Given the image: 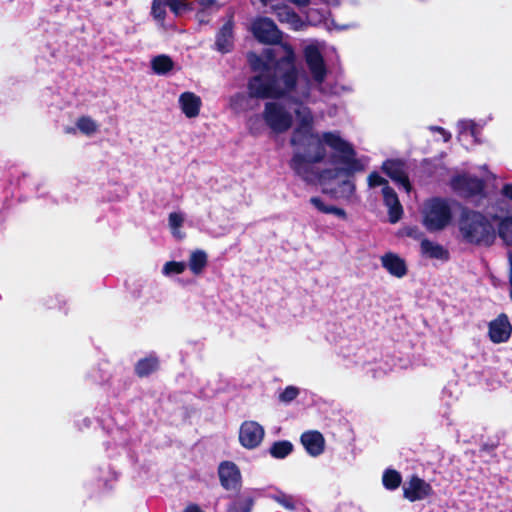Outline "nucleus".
Wrapping results in <instances>:
<instances>
[{
  "label": "nucleus",
  "instance_id": "30",
  "mask_svg": "<svg viewBox=\"0 0 512 512\" xmlns=\"http://www.w3.org/2000/svg\"><path fill=\"white\" fill-rule=\"evenodd\" d=\"M166 2L175 15H182L192 9V5L188 0H166Z\"/></svg>",
  "mask_w": 512,
  "mask_h": 512
},
{
  "label": "nucleus",
  "instance_id": "2",
  "mask_svg": "<svg viewBox=\"0 0 512 512\" xmlns=\"http://www.w3.org/2000/svg\"><path fill=\"white\" fill-rule=\"evenodd\" d=\"M295 114L298 122L289 140L295 152L289 167L303 181H311L314 178L313 165L323 162L327 156L324 132L321 136L314 132V118L309 108L303 112L296 110Z\"/></svg>",
  "mask_w": 512,
  "mask_h": 512
},
{
  "label": "nucleus",
  "instance_id": "11",
  "mask_svg": "<svg viewBox=\"0 0 512 512\" xmlns=\"http://www.w3.org/2000/svg\"><path fill=\"white\" fill-rule=\"evenodd\" d=\"M264 428L255 421H245L241 424L239 430V441L247 449H254L260 445L263 440Z\"/></svg>",
  "mask_w": 512,
  "mask_h": 512
},
{
  "label": "nucleus",
  "instance_id": "14",
  "mask_svg": "<svg viewBox=\"0 0 512 512\" xmlns=\"http://www.w3.org/2000/svg\"><path fill=\"white\" fill-rule=\"evenodd\" d=\"M300 441L306 452L312 457H317L324 452L325 439L324 436L317 430L306 431L302 433L300 436Z\"/></svg>",
  "mask_w": 512,
  "mask_h": 512
},
{
  "label": "nucleus",
  "instance_id": "25",
  "mask_svg": "<svg viewBox=\"0 0 512 512\" xmlns=\"http://www.w3.org/2000/svg\"><path fill=\"white\" fill-rule=\"evenodd\" d=\"M402 482V476L400 472L395 469H386L382 476L383 486L387 490H396Z\"/></svg>",
  "mask_w": 512,
  "mask_h": 512
},
{
  "label": "nucleus",
  "instance_id": "49",
  "mask_svg": "<svg viewBox=\"0 0 512 512\" xmlns=\"http://www.w3.org/2000/svg\"><path fill=\"white\" fill-rule=\"evenodd\" d=\"M494 446H489L487 444H484L482 447H481V450L483 451H491L493 450Z\"/></svg>",
  "mask_w": 512,
  "mask_h": 512
},
{
  "label": "nucleus",
  "instance_id": "15",
  "mask_svg": "<svg viewBox=\"0 0 512 512\" xmlns=\"http://www.w3.org/2000/svg\"><path fill=\"white\" fill-rule=\"evenodd\" d=\"M381 264L389 274L397 278L404 277L408 272L405 260L393 252H387L381 256Z\"/></svg>",
  "mask_w": 512,
  "mask_h": 512
},
{
  "label": "nucleus",
  "instance_id": "22",
  "mask_svg": "<svg viewBox=\"0 0 512 512\" xmlns=\"http://www.w3.org/2000/svg\"><path fill=\"white\" fill-rule=\"evenodd\" d=\"M174 67V62L170 56L161 54L155 56L151 60V68L153 72L157 75H166L169 73Z\"/></svg>",
  "mask_w": 512,
  "mask_h": 512
},
{
  "label": "nucleus",
  "instance_id": "39",
  "mask_svg": "<svg viewBox=\"0 0 512 512\" xmlns=\"http://www.w3.org/2000/svg\"><path fill=\"white\" fill-rule=\"evenodd\" d=\"M346 179L343 180L341 183H340V188H341V192L347 196H350L352 194H354L355 192V183L353 181V178H347L345 177Z\"/></svg>",
  "mask_w": 512,
  "mask_h": 512
},
{
  "label": "nucleus",
  "instance_id": "1",
  "mask_svg": "<svg viewBox=\"0 0 512 512\" xmlns=\"http://www.w3.org/2000/svg\"><path fill=\"white\" fill-rule=\"evenodd\" d=\"M247 61L251 70L257 73L248 80L250 98L282 99L296 90L299 71L290 46L268 47L262 55L250 51Z\"/></svg>",
  "mask_w": 512,
  "mask_h": 512
},
{
  "label": "nucleus",
  "instance_id": "27",
  "mask_svg": "<svg viewBox=\"0 0 512 512\" xmlns=\"http://www.w3.org/2000/svg\"><path fill=\"white\" fill-rule=\"evenodd\" d=\"M77 128L85 135L90 136L97 132L98 124L90 116H81L76 122Z\"/></svg>",
  "mask_w": 512,
  "mask_h": 512
},
{
  "label": "nucleus",
  "instance_id": "41",
  "mask_svg": "<svg viewBox=\"0 0 512 512\" xmlns=\"http://www.w3.org/2000/svg\"><path fill=\"white\" fill-rule=\"evenodd\" d=\"M199 5L205 10H218L221 4L217 0H197Z\"/></svg>",
  "mask_w": 512,
  "mask_h": 512
},
{
  "label": "nucleus",
  "instance_id": "7",
  "mask_svg": "<svg viewBox=\"0 0 512 512\" xmlns=\"http://www.w3.org/2000/svg\"><path fill=\"white\" fill-rule=\"evenodd\" d=\"M450 187L460 197L470 199L484 193L485 181L474 175L457 174L451 178Z\"/></svg>",
  "mask_w": 512,
  "mask_h": 512
},
{
  "label": "nucleus",
  "instance_id": "26",
  "mask_svg": "<svg viewBox=\"0 0 512 512\" xmlns=\"http://www.w3.org/2000/svg\"><path fill=\"white\" fill-rule=\"evenodd\" d=\"M497 234L506 245L512 246V216L505 217L500 221Z\"/></svg>",
  "mask_w": 512,
  "mask_h": 512
},
{
  "label": "nucleus",
  "instance_id": "47",
  "mask_svg": "<svg viewBox=\"0 0 512 512\" xmlns=\"http://www.w3.org/2000/svg\"><path fill=\"white\" fill-rule=\"evenodd\" d=\"M509 282H510V298L512 300V261H511V267H510Z\"/></svg>",
  "mask_w": 512,
  "mask_h": 512
},
{
  "label": "nucleus",
  "instance_id": "21",
  "mask_svg": "<svg viewBox=\"0 0 512 512\" xmlns=\"http://www.w3.org/2000/svg\"><path fill=\"white\" fill-rule=\"evenodd\" d=\"M208 264L207 253L203 250H195L191 253L188 266L194 275H200Z\"/></svg>",
  "mask_w": 512,
  "mask_h": 512
},
{
  "label": "nucleus",
  "instance_id": "3",
  "mask_svg": "<svg viewBox=\"0 0 512 512\" xmlns=\"http://www.w3.org/2000/svg\"><path fill=\"white\" fill-rule=\"evenodd\" d=\"M324 141L333 153L329 156L328 162L332 165L341 164L335 168H326L316 171L313 167L314 178L311 181H305L308 184H314L316 181L326 183L335 180L339 176L354 178L356 173L363 172L365 165L357 158V152L354 146L343 139L338 132H324Z\"/></svg>",
  "mask_w": 512,
  "mask_h": 512
},
{
  "label": "nucleus",
  "instance_id": "51",
  "mask_svg": "<svg viewBox=\"0 0 512 512\" xmlns=\"http://www.w3.org/2000/svg\"><path fill=\"white\" fill-rule=\"evenodd\" d=\"M436 130L439 131V133H446L445 129L442 127H436Z\"/></svg>",
  "mask_w": 512,
  "mask_h": 512
},
{
  "label": "nucleus",
  "instance_id": "36",
  "mask_svg": "<svg viewBox=\"0 0 512 512\" xmlns=\"http://www.w3.org/2000/svg\"><path fill=\"white\" fill-rule=\"evenodd\" d=\"M387 207L389 208V222L392 224L397 223L403 215V208L401 203L398 202L397 204L387 205Z\"/></svg>",
  "mask_w": 512,
  "mask_h": 512
},
{
  "label": "nucleus",
  "instance_id": "23",
  "mask_svg": "<svg viewBox=\"0 0 512 512\" xmlns=\"http://www.w3.org/2000/svg\"><path fill=\"white\" fill-rule=\"evenodd\" d=\"M294 446L289 440H279L272 443L269 454L274 459H284L293 452Z\"/></svg>",
  "mask_w": 512,
  "mask_h": 512
},
{
  "label": "nucleus",
  "instance_id": "20",
  "mask_svg": "<svg viewBox=\"0 0 512 512\" xmlns=\"http://www.w3.org/2000/svg\"><path fill=\"white\" fill-rule=\"evenodd\" d=\"M421 250L432 259H441L448 260L449 253L448 251L440 244L434 243L428 239H423L421 241Z\"/></svg>",
  "mask_w": 512,
  "mask_h": 512
},
{
  "label": "nucleus",
  "instance_id": "18",
  "mask_svg": "<svg viewBox=\"0 0 512 512\" xmlns=\"http://www.w3.org/2000/svg\"><path fill=\"white\" fill-rule=\"evenodd\" d=\"M276 15L280 22L287 23L290 29L300 30L308 29V26L301 21L288 6H279L276 8Z\"/></svg>",
  "mask_w": 512,
  "mask_h": 512
},
{
  "label": "nucleus",
  "instance_id": "16",
  "mask_svg": "<svg viewBox=\"0 0 512 512\" xmlns=\"http://www.w3.org/2000/svg\"><path fill=\"white\" fill-rule=\"evenodd\" d=\"M160 359L156 353L151 352L140 358L134 365V373L139 378H147L160 369Z\"/></svg>",
  "mask_w": 512,
  "mask_h": 512
},
{
  "label": "nucleus",
  "instance_id": "48",
  "mask_svg": "<svg viewBox=\"0 0 512 512\" xmlns=\"http://www.w3.org/2000/svg\"><path fill=\"white\" fill-rule=\"evenodd\" d=\"M290 1L297 5H306L309 2V0H290Z\"/></svg>",
  "mask_w": 512,
  "mask_h": 512
},
{
  "label": "nucleus",
  "instance_id": "12",
  "mask_svg": "<svg viewBox=\"0 0 512 512\" xmlns=\"http://www.w3.org/2000/svg\"><path fill=\"white\" fill-rule=\"evenodd\" d=\"M218 476L221 486L225 490H239L242 483L241 472L238 466L231 461H223L218 467Z\"/></svg>",
  "mask_w": 512,
  "mask_h": 512
},
{
  "label": "nucleus",
  "instance_id": "24",
  "mask_svg": "<svg viewBox=\"0 0 512 512\" xmlns=\"http://www.w3.org/2000/svg\"><path fill=\"white\" fill-rule=\"evenodd\" d=\"M310 203L320 212L324 214H333L341 219H347V213L343 208L333 205H326L320 197H311Z\"/></svg>",
  "mask_w": 512,
  "mask_h": 512
},
{
  "label": "nucleus",
  "instance_id": "13",
  "mask_svg": "<svg viewBox=\"0 0 512 512\" xmlns=\"http://www.w3.org/2000/svg\"><path fill=\"white\" fill-rule=\"evenodd\" d=\"M512 333V326L509 322L508 316L501 313L498 317L489 323V338L495 343H503L508 341Z\"/></svg>",
  "mask_w": 512,
  "mask_h": 512
},
{
  "label": "nucleus",
  "instance_id": "17",
  "mask_svg": "<svg viewBox=\"0 0 512 512\" xmlns=\"http://www.w3.org/2000/svg\"><path fill=\"white\" fill-rule=\"evenodd\" d=\"M179 105L187 118H195L200 113L202 101L195 93L187 91L179 96Z\"/></svg>",
  "mask_w": 512,
  "mask_h": 512
},
{
  "label": "nucleus",
  "instance_id": "6",
  "mask_svg": "<svg viewBox=\"0 0 512 512\" xmlns=\"http://www.w3.org/2000/svg\"><path fill=\"white\" fill-rule=\"evenodd\" d=\"M262 118L275 134L287 132L293 125L292 114L279 102L270 101L264 105Z\"/></svg>",
  "mask_w": 512,
  "mask_h": 512
},
{
  "label": "nucleus",
  "instance_id": "43",
  "mask_svg": "<svg viewBox=\"0 0 512 512\" xmlns=\"http://www.w3.org/2000/svg\"><path fill=\"white\" fill-rule=\"evenodd\" d=\"M502 194L512 200V184H505L502 188Z\"/></svg>",
  "mask_w": 512,
  "mask_h": 512
},
{
  "label": "nucleus",
  "instance_id": "35",
  "mask_svg": "<svg viewBox=\"0 0 512 512\" xmlns=\"http://www.w3.org/2000/svg\"><path fill=\"white\" fill-rule=\"evenodd\" d=\"M383 200L385 205L397 204L399 201L395 190L388 185L382 187Z\"/></svg>",
  "mask_w": 512,
  "mask_h": 512
},
{
  "label": "nucleus",
  "instance_id": "34",
  "mask_svg": "<svg viewBox=\"0 0 512 512\" xmlns=\"http://www.w3.org/2000/svg\"><path fill=\"white\" fill-rule=\"evenodd\" d=\"M299 395V389L295 386H287L279 395V400L283 403H290Z\"/></svg>",
  "mask_w": 512,
  "mask_h": 512
},
{
  "label": "nucleus",
  "instance_id": "33",
  "mask_svg": "<svg viewBox=\"0 0 512 512\" xmlns=\"http://www.w3.org/2000/svg\"><path fill=\"white\" fill-rule=\"evenodd\" d=\"M262 44H280L284 34H252Z\"/></svg>",
  "mask_w": 512,
  "mask_h": 512
},
{
  "label": "nucleus",
  "instance_id": "32",
  "mask_svg": "<svg viewBox=\"0 0 512 512\" xmlns=\"http://www.w3.org/2000/svg\"><path fill=\"white\" fill-rule=\"evenodd\" d=\"M271 498L276 501L278 504L283 506L288 510H295L294 498L291 495H288L282 491H279L277 494L271 496Z\"/></svg>",
  "mask_w": 512,
  "mask_h": 512
},
{
  "label": "nucleus",
  "instance_id": "9",
  "mask_svg": "<svg viewBox=\"0 0 512 512\" xmlns=\"http://www.w3.org/2000/svg\"><path fill=\"white\" fill-rule=\"evenodd\" d=\"M433 495L431 484L417 475H412L403 486V497L410 502L421 501Z\"/></svg>",
  "mask_w": 512,
  "mask_h": 512
},
{
  "label": "nucleus",
  "instance_id": "8",
  "mask_svg": "<svg viewBox=\"0 0 512 512\" xmlns=\"http://www.w3.org/2000/svg\"><path fill=\"white\" fill-rule=\"evenodd\" d=\"M381 169L393 182L410 192L412 185L407 174L406 162L402 159H387L382 163Z\"/></svg>",
  "mask_w": 512,
  "mask_h": 512
},
{
  "label": "nucleus",
  "instance_id": "5",
  "mask_svg": "<svg viewBox=\"0 0 512 512\" xmlns=\"http://www.w3.org/2000/svg\"><path fill=\"white\" fill-rule=\"evenodd\" d=\"M452 220V210L444 198L434 197L425 204L423 224L430 232L440 231Z\"/></svg>",
  "mask_w": 512,
  "mask_h": 512
},
{
  "label": "nucleus",
  "instance_id": "44",
  "mask_svg": "<svg viewBox=\"0 0 512 512\" xmlns=\"http://www.w3.org/2000/svg\"><path fill=\"white\" fill-rule=\"evenodd\" d=\"M183 512H204L197 504L188 505Z\"/></svg>",
  "mask_w": 512,
  "mask_h": 512
},
{
  "label": "nucleus",
  "instance_id": "50",
  "mask_svg": "<svg viewBox=\"0 0 512 512\" xmlns=\"http://www.w3.org/2000/svg\"><path fill=\"white\" fill-rule=\"evenodd\" d=\"M443 135H444V140L445 141H449L450 140V138H451V134L450 133L446 132V133H443Z\"/></svg>",
  "mask_w": 512,
  "mask_h": 512
},
{
  "label": "nucleus",
  "instance_id": "38",
  "mask_svg": "<svg viewBox=\"0 0 512 512\" xmlns=\"http://www.w3.org/2000/svg\"><path fill=\"white\" fill-rule=\"evenodd\" d=\"M368 185L370 187H377V186L384 187V186L388 185V181L385 178H383L381 175H379V173H377L376 171H373L368 175Z\"/></svg>",
  "mask_w": 512,
  "mask_h": 512
},
{
  "label": "nucleus",
  "instance_id": "45",
  "mask_svg": "<svg viewBox=\"0 0 512 512\" xmlns=\"http://www.w3.org/2000/svg\"><path fill=\"white\" fill-rule=\"evenodd\" d=\"M418 232H419V230H418L417 227H408V228H406V235L409 236V237L416 238Z\"/></svg>",
  "mask_w": 512,
  "mask_h": 512
},
{
  "label": "nucleus",
  "instance_id": "46",
  "mask_svg": "<svg viewBox=\"0 0 512 512\" xmlns=\"http://www.w3.org/2000/svg\"><path fill=\"white\" fill-rule=\"evenodd\" d=\"M233 29V23L231 21V18L227 21V23L223 27V32H229Z\"/></svg>",
  "mask_w": 512,
  "mask_h": 512
},
{
  "label": "nucleus",
  "instance_id": "31",
  "mask_svg": "<svg viewBox=\"0 0 512 512\" xmlns=\"http://www.w3.org/2000/svg\"><path fill=\"white\" fill-rule=\"evenodd\" d=\"M186 263L183 261H168L164 264L162 272L164 275L181 274L186 269Z\"/></svg>",
  "mask_w": 512,
  "mask_h": 512
},
{
  "label": "nucleus",
  "instance_id": "29",
  "mask_svg": "<svg viewBox=\"0 0 512 512\" xmlns=\"http://www.w3.org/2000/svg\"><path fill=\"white\" fill-rule=\"evenodd\" d=\"M234 34H218L216 39L217 50L222 53L230 52L233 48Z\"/></svg>",
  "mask_w": 512,
  "mask_h": 512
},
{
  "label": "nucleus",
  "instance_id": "37",
  "mask_svg": "<svg viewBox=\"0 0 512 512\" xmlns=\"http://www.w3.org/2000/svg\"><path fill=\"white\" fill-rule=\"evenodd\" d=\"M166 0H153L152 2V15L157 20H162L165 15Z\"/></svg>",
  "mask_w": 512,
  "mask_h": 512
},
{
  "label": "nucleus",
  "instance_id": "10",
  "mask_svg": "<svg viewBox=\"0 0 512 512\" xmlns=\"http://www.w3.org/2000/svg\"><path fill=\"white\" fill-rule=\"evenodd\" d=\"M304 56L313 80L318 84L323 83L327 76V68L320 50L316 46L309 45L305 48Z\"/></svg>",
  "mask_w": 512,
  "mask_h": 512
},
{
  "label": "nucleus",
  "instance_id": "4",
  "mask_svg": "<svg viewBox=\"0 0 512 512\" xmlns=\"http://www.w3.org/2000/svg\"><path fill=\"white\" fill-rule=\"evenodd\" d=\"M457 227L462 241L467 244L489 247L496 239V230L489 218L467 206H460Z\"/></svg>",
  "mask_w": 512,
  "mask_h": 512
},
{
  "label": "nucleus",
  "instance_id": "40",
  "mask_svg": "<svg viewBox=\"0 0 512 512\" xmlns=\"http://www.w3.org/2000/svg\"><path fill=\"white\" fill-rule=\"evenodd\" d=\"M169 225L173 230L180 228L183 224V216L180 213L172 212L168 217Z\"/></svg>",
  "mask_w": 512,
  "mask_h": 512
},
{
  "label": "nucleus",
  "instance_id": "28",
  "mask_svg": "<svg viewBox=\"0 0 512 512\" xmlns=\"http://www.w3.org/2000/svg\"><path fill=\"white\" fill-rule=\"evenodd\" d=\"M274 22L267 17H259L252 24V32H275Z\"/></svg>",
  "mask_w": 512,
  "mask_h": 512
},
{
  "label": "nucleus",
  "instance_id": "19",
  "mask_svg": "<svg viewBox=\"0 0 512 512\" xmlns=\"http://www.w3.org/2000/svg\"><path fill=\"white\" fill-rule=\"evenodd\" d=\"M254 504V495L251 492H244L228 505L227 512H251Z\"/></svg>",
  "mask_w": 512,
  "mask_h": 512
},
{
  "label": "nucleus",
  "instance_id": "42",
  "mask_svg": "<svg viewBox=\"0 0 512 512\" xmlns=\"http://www.w3.org/2000/svg\"><path fill=\"white\" fill-rule=\"evenodd\" d=\"M245 101V95L243 93H236L230 97V106L233 109L240 107Z\"/></svg>",
  "mask_w": 512,
  "mask_h": 512
}]
</instances>
